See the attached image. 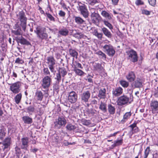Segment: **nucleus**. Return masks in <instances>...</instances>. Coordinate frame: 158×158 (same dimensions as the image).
Masks as SVG:
<instances>
[{
	"label": "nucleus",
	"instance_id": "obj_2",
	"mask_svg": "<svg viewBox=\"0 0 158 158\" xmlns=\"http://www.w3.org/2000/svg\"><path fill=\"white\" fill-rule=\"evenodd\" d=\"M67 71L66 69L64 67H59L56 73L54 79L56 80L53 84V90L58 91L59 88V84L62 78V80L64 79V77L66 75Z\"/></svg>",
	"mask_w": 158,
	"mask_h": 158
},
{
	"label": "nucleus",
	"instance_id": "obj_9",
	"mask_svg": "<svg viewBox=\"0 0 158 158\" xmlns=\"http://www.w3.org/2000/svg\"><path fill=\"white\" fill-rule=\"evenodd\" d=\"M22 83L20 81H17L10 84V89L13 93L16 94L19 93L21 90Z\"/></svg>",
	"mask_w": 158,
	"mask_h": 158
},
{
	"label": "nucleus",
	"instance_id": "obj_24",
	"mask_svg": "<svg viewBox=\"0 0 158 158\" xmlns=\"http://www.w3.org/2000/svg\"><path fill=\"white\" fill-rule=\"evenodd\" d=\"M74 19L75 22L77 24L82 25L85 23V21L79 16H74Z\"/></svg>",
	"mask_w": 158,
	"mask_h": 158
},
{
	"label": "nucleus",
	"instance_id": "obj_46",
	"mask_svg": "<svg viewBox=\"0 0 158 158\" xmlns=\"http://www.w3.org/2000/svg\"><path fill=\"white\" fill-rule=\"evenodd\" d=\"M94 35L100 40L102 39L103 33H99L97 30H95L94 31Z\"/></svg>",
	"mask_w": 158,
	"mask_h": 158
},
{
	"label": "nucleus",
	"instance_id": "obj_4",
	"mask_svg": "<svg viewBox=\"0 0 158 158\" xmlns=\"http://www.w3.org/2000/svg\"><path fill=\"white\" fill-rule=\"evenodd\" d=\"M66 123V120L64 117H58L54 120L52 125L53 127L55 129L57 130L65 127Z\"/></svg>",
	"mask_w": 158,
	"mask_h": 158
},
{
	"label": "nucleus",
	"instance_id": "obj_49",
	"mask_svg": "<svg viewBox=\"0 0 158 158\" xmlns=\"http://www.w3.org/2000/svg\"><path fill=\"white\" fill-rule=\"evenodd\" d=\"M43 73L45 76H50V73L47 67H44L43 69Z\"/></svg>",
	"mask_w": 158,
	"mask_h": 158
},
{
	"label": "nucleus",
	"instance_id": "obj_14",
	"mask_svg": "<svg viewBox=\"0 0 158 158\" xmlns=\"http://www.w3.org/2000/svg\"><path fill=\"white\" fill-rule=\"evenodd\" d=\"M90 93L89 90L83 92L81 94V101L83 102H88L90 96Z\"/></svg>",
	"mask_w": 158,
	"mask_h": 158
},
{
	"label": "nucleus",
	"instance_id": "obj_30",
	"mask_svg": "<svg viewBox=\"0 0 158 158\" xmlns=\"http://www.w3.org/2000/svg\"><path fill=\"white\" fill-rule=\"evenodd\" d=\"M106 90L105 88L100 89L98 92V97L101 99H104L106 98Z\"/></svg>",
	"mask_w": 158,
	"mask_h": 158
},
{
	"label": "nucleus",
	"instance_id": "obj_59",
	"mask_svg": "<svg viewBox=\"0 0 158 158\" xmlns=\"http://www.w3.org/2000/svg\"><path fill=\"white\" fill-rule=\"evenodd\" d=\"M142 13L143 14H144L148 15H150V11L146 9H144L142 11Z\"/></svg>",
	"mask_w": 158,
	"mask_h": 158
},
{
	"label": "nucleus",
	"instance_id": "obj_32",
	"mask_svg": "<svg viewBox=\"0 0 158 158\" xmlns=\"http://www.w3.org/2000/svg\"><path fill=\"white\" fill-rule=\"evenodd\" d=\"M14 153L17 158H20L23 155L20 148L17 146L15 148Z\"/></svg>",
	"mask_w": 158,
	"mask_h": 158
},
{
	"label": "nucleus",
	"instance_id": "obj_22",
	"mask_svg": "<svg viewBox=\"0 0 158 158\" xmlns=\"http://www.w3.org/2000/svg\"><path fill=\"white\" fill-rule=\"evenodd\" d=\"M69 31L67 28L63 27L60 29L58 31V34L60 35L65 36L68 35Z\"/></svg>",
	"mask_w": 158,
	"mask_h": 158
},
{
	"label": "nucleus",
	"instance_id": "obj_55",
	"mask_svg": "<svg viewBox=\"0 0 158 158\" xmlns=\"http://www.w3.org/2000/svg\"><path fill=\"white\" fill-rule=\"evenodd\" d=\"M55 65H48V67L49 68L51 72L52 73L55 74L56 72V71L54 69Z\"/></svg>",
	"mask_w": 158,
	"mask_h": 158
},
{
	"label": "nucleus",
	"instance_id": "obj_36",
	"mask_svg": "<svg viewBox=\"0 0 158 158\" xmlns=\"http://www.w3.org/2000/svg\"><path fill=\"white\" fill-rule=\"evenodd\" d=\"M0 144L10 147L11 144V138L9 137L6 138L2 142L0 143Z\"/></svg>",
	"mask_w": 158,
	"mask_h": 158
},
{
	"label": "nucleus",
	"instance_id": "obj_64",
	"mask_svg": "<svg viewBox=\"0 0 158 158\" xmlns=\"http://www.w3.org/2000/svg\"><path fill=\"white\" fill-rule=\"evenodd\" d=\"M6 155V154L2 151L0 152V158H3Z\"/></svg>",
	"mask_w": 158,
	"mask_h": 158
},
{
	"label": "nucleus",
	"instance_id": "obj_53",
	"mask_svg": "<svg viewBox=\"0 0 158 158\" xmlns=\"http://www.w3.org/2000/svg\"><path fill=\"white\" fill-rule=\"evenodd\" d=\"M46 15L47 18L51 21L53 22L55 21L54 18L50 14L46 13Z\"/></svg>",
	"mask_w": 158,
	"mask_h": 158
},
{
	"label": "nucleus",
	"instance_id": "obj_12",
	"mask_svg": "<svg viewBox=\"0 0 158 158\" xmlns=\"http://www.w3.org/2000/svg\"><path fill=\"white\" fill-rule=\"evenodd\" d=\"M68 100L71 103H75L77 100L78 96L77 94L74 91H72L68 93Z\"/></svg>",
	"mask_w": 158,
	"mask_h": 158
},
{
	"label": "nucleus",
	"instance_id": "obj_5",
	"mask_svg": "<svg viewBox=\"0 0 158 158\" xmlns=\"http://www.w3.org/2000/svg\"><path fill=\"white\" fill-rule=\"evenodd\" d=\"M37 36L42 39H46L47 38L48 35L46 33V28L40 26H38L34 30Z\"/></svg>",
	"mask_w": 158,
	"mask_h": 158
},
{
	"label": "nucleus",
	"instance_id": "obj_50",
	"mask_svg": "<svg viewBox=\"0 0 158 158\" xmlns=\"http://www.w3.org/2000/svg\"><path fill=\"white\" fill-rule=\"evenodd\" d=\"M2 149L3 152L6 154L7 152H8L10 149V147L3 145H2Z\"/></svg>",
	"mask_w": 158,
	"mask_h": 158
},
{
	"label": "nucleus",
	"instance_id": "obj_39",
	"mask_svg": "<svg viewBox=\"0 0 158 158\" xmlns=\"http://www.w3.org/2000/svg\"><path fill=\"white\" fill-rule=\"evenodd\" d=\"M109 20H106L104 19L102 20L104 24L107 27H108L110 30L113 29V26L109 22Z\"/></svg>",
	"mask_w": 158,
	"mask_h": 158
},
{
	"label": "nucleus",
	"instance_id": "obj_18",
	"mask_svg": "<svg viewBox=\"0 0 158 158\" xmlns=\"http://www.w3.org/2000/svg\"><path fill=\"white\" fill-rule=\"evenodd\" d=\"M29 139L27 137H24L21 139V148L26 150L28 147Z\"/></svg>",
	"mask_w": 158,
	"mask_h": 158
},
{
	"label": "nucleus",
	"instance_id": "obj_20",
	"mask_svg": "<svg viewBox=\"0 0 158 158\" xmlns=\"http://www.w3.org/2000/svg\"><path fill=\"white\" fill-rule=\"evenodd\" d=\"M123 92V89L121 87L113 89L112 91L113 96L114 97H118L121 95Z\"/></svg>",
	"mask_w": 158,
	"mask_h": 158
},
{
	"label": "nucleus",
	"instance_id": "obj_21",
	"mask_svg": "<svg viewBox=\"0 0 158 158\" xmlns=\"http://www.w3.org/2000/svg\"><path fill=\"white\" fill-rule=\"evenodd\" d=\"M101 14L106 20H110L112 19L113 15L108 11L102 10L101 13Z\"/></svg>",
	"mask_w": 158,
	"mask_h": 158
},
{
	"label": "nucleus",
	"instance_id": "obj_29",
	"mask_svg": "<svg viewBox=\"0 0 158 158\" xmlns=\"http://www.w3.org/2000/svg\"><path fill=\"white\" fill-rule=\"evenodd\" d=\"M22 120L25 124H30L33 122L32 119L28 116H25L22 118Z\"/></svg>",
	"mask_w": 158,
	"mask_h": 158
},
{
	"label": "nucleus",
	"instance_id": "obj_1",
	"mask_svg": "<svg viewBox=\"0 0 158 158\" xmlns=\"http://www.w3.org/2000/svg\"><path fill=\"white\" fill-rule=\"evenodd\" d=\"M16 15L18 20L20 22V26L18 24V23H17L13 26L14 29L12 30L11 32L15 35H21L23 33L21 27L23 31H25L26 28L27 18L25 12L22 10L19 11Z\"/></svg>",
	"mask_w": 158,
	"mask_h": 158
},
{
	"label": "nucleus",
	"instance_id": "obj_19",
	"mask_svg": "<svg viewBox=\"0 0 158 158\" xmlns=\"http://www.w3.org/2000/svg\"><path fill=\"white\" fill-rule=\"evenodd\" d=\"M126 78L129 82H132L135 80L136 76L134 72L130 71L127 74Z\"/></svg>",
	"mask_w": 158,
	"mask_h": 158
},
{
	"label": "nucleus",
	"instance_id": "obj_6",
	"mask_svg": "<svg viewBox=\"0 0 158 158\" xmlns=\"http://www.w3.org/2000/svg\"><path fill=\"white\" fill-rule=\"evenodd\" d=\"M52 76H45L41 80L40 83L41 87L45 89H48L52 81Z\"/></svg>",
	"mask_w": 158,
	"mask_h": 158
},
{
	"label": "nucleus",
	"instance_id": "obj_33",
	"mask_svg": "<svg viewBox=\"0 0 158 158\" xmlns=\"http://www.w3.org/2000/svg\"><path fill=\"white\" fill-rule=\"evenodd\" d=\"M35 97L37 100L41 101L43 98V93L41 91H37L35 93Z\"/></svg>",
	"mask_w": 158,
	"mask_h": 158
},
{
	"label": "nucleus",
	"instance_id": "obj_35",
	"mask_svg": "<svg viewBox=\"0 0 158 158\" xmlns=\"http://www.w3.org/2000/svg\"><path fill=\"white\" fill-rule=\"evenodd\" d=\"M99 109L104 113L106 112L107 111L106 104L105 103L101 102L99 106Z\"/></svg>",
	"mask_w": 158,
	"mask_h": 158
},
{
	"label": "nucleus",
	"instance_id": "obj_8",
	"mask_svg": "<svg viewBox=\"0 0 158 158\" xmlns=\"http://www.w3.org/2000/svg\"><path fill=\"white\" fill-rule=\"evenodd\" d=\"M128 56L127 59L131 62L135 63L138 60V56L136 52L133 49H131L126 52Z\"/></svg>",
	"mask_w": 158,
	"mask_h": 158
},
{
	"label": "nucleus",
	"instance_id": "obj_60",
	"mask_svg": "<svg viewBox=\"0 0 158 158\" xmlns=\"http://www.w3.org/2000/svg\"><path fill=\"white\" fill-rule=\"evenodd\" d=\"M117 146L121 145L123 143V140L120 139L114 141Z\"/></svg>",
	"mask_w": 158,
	"mask_h": 158
},
{
	"label": "nucleus",
	"instance_id": "obj_43",
	"mask_svg": "<svg viewBox=\"0 0 158 158\" xmlns=\"http://www.w3.org/2000/svg\"><path fill=\"white\" fill-rule=\"evenodd\" d=\"M27 113H30L31 112H33L35 109L33 106H30L25 109Z\"/></svg>",
	"mask_w": 158,
	"mask_h": 158
},
{
	"label": "nucleus",
	"instance_id": "obj_34",
	"mask_svg": "<svg viewBox=\"0 0 158 158\" xmlns=\"http://www.w3.org/2000/svg\"><path fill=\"white\" fill-rule=\"evenodd\" d=\"M108 110L110 114H113L115 113V108L114 106L112 105L109 104L108 105Z\"/></svg>",
	"mask_w": 158,
	"mask_h": 158
},
{
	"label": "nucleus",
	"instance_id": "obj_45",
	"mask_svg": "<svg viewBox=\"0 0 158 158\" xmlns=\"http://www.w3.org/2000/svg\"><path fill=\"white\" fill-rule=\"evenodd\" d=\"M81 123L83 125L85 126H88L90 123V121L89 120H87L85 119H82L81 120Z\"/></svg>",
	"mask_w": 158,
	"mask_h": 158
},
{
	"label": "nucleus",
	"instance_id": "obj_58",
	"mask_svg": "<svg viewBox=\"0 0 158 158\" xmlns=\"http://www.w3.org/2000/svg\"><path fill=\"white\" fill-rule=\"evenodd\" d=\"M135 3L137 6H139L143 5L144 2L141 0H136L135 2Z\"/></svg>",
	"mask_w": 158,
	"mask_h": 158
},
{
	"label": "nucleus",
	"instance_id": "obj_62",
	"mask_svg": "<svg viewBox=\"0 0 158 158\" xmlns=\"http://www.w3.org/2000/svg\"><path fill=\"white\" fill-rule=\"evenodd\" d=\"M75 64H76L75 65H74V67L76 66L77 68H80L81 69H83V67H82L81 64L80 63L77 62L75 61Z\"/></svg>",
	"mask_w": 158,
	"mask_h": 158
},
{
	"label": "nucleus",
	"instance_id": "obj_61",
	"mask_svg": "<svg viewBox=\"0 0 158 158\" xmlns=\"http://www.w3.org/2000/svg\"><path fill=\"white\" fill-rule=\"evenodd\" d=\"M83 34L81 32H78L75 34V36L77 37L79 39H81L82 38Z\"/></svg>",
	"mask_w": 158,
	"mask_h": 158
},
{
	"label": "nucleus",
	"instance_id": "obj_3",
	"mask_svg": "<svg viewBox=\"0 0 158 158\" xmlns=\"http://www.w3.org/2000/svg\"><path fill=\"white\" fill-rule=\"evenodd\" d=\"M133 97L132 94L130 96L123 95L118 98L116 101L117 105L120 106L126 105L128 103L130 104L133 101Z\"/></svg>",
	"mask_w": 158,
	"mask_h": 158
},
{
	"label": "nucleus",
	"instance_id": "obj_25",
	"mask_svg": "<svg viewBox=\"0 0 158 158\" xmlns=\"http://www.w3.org/2000/svg\"><path fill=\"white\" fill-rule=\"evenodd\" d=\"M78 6H77V9L80 11V13L88 10L87 6L85 4L81 2H78Z\"/></svg>",
	"mask_w": 158,
	"mask_h": 158
},
{
	"label": "nucleus",
	"instance_id": "obj_27",
	"mask_svg": "<svg viewBox=\"0 0 158 158\" xmlns=\"http://www.w3.org/2000/svg\"><path fill=\"white\" fill-rule=\"evenodd\" d=\"M132 115V113L131 111L126 112L123 116V119L120 121L122 123H124L130 118Z\"/></svg>",
	"mask_w": 158,
	"mask_h": 158
},
{
	"label": "nucleus",
	"instance_id": "obj_44",
	"mask_svg": "<svg viewBox=\"0 0 158 158\" xmlns=\"http://www.w3.org/2000/svg\"><path fill=\"white\" fill-rule=\"evenodd\" d=\"M150 151V148L149 147H148L145 150L144 155L142 157L143 158H147L149 154V152Z\"/></svg>",
	"mask_w": 158,
	"mask_h": 158
},
{
	"label": "nucleus",
	"instance_id": "obj_38",
	"mask_svg": "<svg viewBox=\"0 0 158 158\" xmlns=\"http://www.w3.org/2000/svg\"><path fill=\"white\" fill-rule=\"evenodd\" d=\"M22 97V94L21 93H19L15 97V103L18 104L21 100V98Z\"/></svg>",
	"mask_w": 158,
	"mask_h": 158
},
{
	"label": "nucleus",
	"instance_id": "obj_23",
	"mask_svg": "<svg viewBox=\"0 0 158 158\" xmlns=\"http://www.w3.org/2000/svg\"><path fill=\"white\" fill-rule=\"evenodd\" d=\"M101 28V31L106 37L109 38H112V35L107 28L104 27H102Z\"/></svg>",
	"mask_w": 158,
	"mask_h": 158
},
{
	"label": "nucleus",
	"instance_id": "obj_57",
	"mask_svg": "<svg viewBox=\"0 0 158 158\" xmlns=\"http://www.w3.org/2000/svg\"><path fill=\"white\" fill-rule=\"evenodd\" d=\"M149 4L153 6H155L156 4V0H148Z\"/></svg>",
	"mask_w": 158,
	"mask_h": 158
},
{
	"label": "nucleus",
	"instance_id": "obj_28",
	"mask_svg": "<svg viewBox=\"0 0 158 158\" xmlns=\"http://www.w3.org/2000/svg\"><path fill=\"white\" fill-rule=\"evenodd\" d=\"M46 63L48 65H55V60L53 56H50L47 57Z\"/></svg>",
	"mask_w": 158,
	"mask_h": 158
},
{
	"label": "nucleus",
	"instance_id": "obj_63",
	"mask_svg": "<svg viewBox=\"0 0 158 158\" xmlns=\"http://www.w3.org/2000/svg\"><path fill=\"white\" fill-rule=\"evenodd\" d=\"M58 14L59 16L61 17H64L65 15V12L62 10L59 11Z\"/></svg>",
	"mask_w": 158,
	"mask_h": 158
},
{
	"label": "nucleus",
	"instance_id": "obj_47",
	"mask_svg": "<svg viewBox=\"0 0 158 158\" xmlns=\"http://www.w3.org/2000/svg\"><path fill=\"white\" fill-rule=\"evenodd\" d=\"M6 133L3 129H0V139L2 140L5 136Z\"/></svg>",
	"mask_w": 158,
	"mask_h": 158
},
{
	"label": "nucleus",
	"instance_id": "obj_31",
	"mask_svg": "<svg viewBox=\"0 0 158 158\" xmlns=\"http://www.w3.org/2000/svg\"><path fill=\"white\" fill-rule=\"evenodd\" d=\"M69 55L73 57V58L75 57L76 59L77 58V56L78 55V53L75 49L70 48L69 49ZM74 58H73V61L74 60Z\"/></svg>",
	"mask_w": 158,
	"mask_h": 158
},
{
	"label": "nucleus",
	"instance_id": "obj_10",
	"mask_svg": "<svg viewBox=\"0 0 158 158\" xmlns=\"http://www.w3.org/2000/svg\"><path fill=\"white\" fill-rule=\"evenodd\" d=\"M90 16L92 23L98 26L102 20L100 15L98 13L94 12L91 13Z\"/></svg>",
	"mask_w": 158,
	"mask_h": 158
},
{
	"label": "nucleus",
	"instance_id": "obj_16",
	"mask_svg": "<svg viewBox=\"0 0 158 158\" xmlns=\"http://www.w3.org/2000/svg\"><path fill=\"white\" fill-rule=\"evenodd\" d=\"M93 70L97 71L99 73H102L104 72V69L102 65L101 64L96 63H93Z\"/></svg>",
	"mask_w": 158,
	"mask_h": 158
},
{
	"label": "nucleus",
	"instance_id": "obj_13",
	"mask_svg": "<svg viewBox=\"0 0 158 158\" xmlns=\"http://www.w3.org/2000/svg\"><path fill=\"white\" fill-rule=\"evenodd\" d=\"M150 110L153 114L158 113V101L154 100L151 102Z\"/></svg>",
	"mask_w": 158,
	"mask_h": 158
},
{
	"label": "nucleus",
	"instance_id": "obj_42",
	"mask_svg": "<svg viewBox=\"0 0 158 158\" xmlns=\"http://www.w3.org/2000/svg\"><path fill=\"white\" fill-rule=\"evenodd\" d=\"M120 84L123 87L127 88L129 85V82L124 80H122L119 81Z\"/></svg>",
	"mask_w": 158,
	"mask_h": 158
},
{
	"label": "nucleus",
	"instance_id": "obj_7",
	"mask_svg": "<svg viewBox=\"0 0 158 158\" xmlns=\"http://www.w3.org/2000/svg\"><path fill=\"white\" fill-rule=\"evenodd\" d=\"M103 49L108 56L113 57L114 55L115 51L113 47L110 44H105L103 46Z\"/></svg>",
	"mask_w": 158,
	"mask_h": 158
},
{
	"label": "nucleus",
	"instance_id": "obj_54",
	"mask_svg": "<svg viewBox=\"0 0 158 158\" xmlns=\"http://www.w3.org/2000/svg\"><path fill=\"white\" fill-rule=\"evenodd\" d=\"M89 4L91 5H94V4L97 3H98V1L97 0H86Z\"/></svg>",
	"mask_w": 158,
	"mask_h": 158
},
{
	"label": "nucleus",
	"instance_id": "obj_52",
	"mask_svg": "<svg viewBox=\"0 0 158 158\" xmlns=\"http://www.w3.org/2000/svg\"><path fill=\"white\" fill-rule=\"evenodd\" d=\"M61 102L64 106L67 107L69 106V104L68 103L67 99L62 98L61 99Z\"/></svg>",
	"mask_w": 158,
	"mask_h": 158
},
{
	"label": "nucleus",
	"instance_id": "obj_37",
	"mask_svg": "<svg viewBox=\"0 0 158 158\" xmlns=\"http://www.w3.org/2000/svg\"><path fill=\"white\" fill-rule=\"evenodd\" d=\"M73 68V71L75 72L76 74L78 76H82L83 75L85 74L84 72L82 70L78 69L76 66L74 67Z\"/></svg>",
	"mask_w": 158,
	"mask_h": 158
},
{
	"label": "nucleus",
	"instance_id": "obj_48",
	"mask_svg": "<svg viewBox=\"0 0 158 158\" xmlns=\"http://www.w3.org/2000/svg\"><path fill=\"white\" fill-rule=\"evenodd\" d=\"M66 129L69 130V131H72L74 130H75L76 127L74 125H73L71 124H68L66 126Z\"/></svg>",
	"mask_w": 158,
	"mask_h": 158
},
{
	"label": "nucleus",
	"instance_id": "obj_17",
	"mask_svg": "<svg viewBox=\"0 0 158 158\" xmlns=\"http://www.w3.org/2000/svg\"><path fill=\"white\" fill-rule=\"evenodd\" d=\"M15 39L18 43H20L22 44L27 45H31V44L29 41L22 36L20 37H15Z\"/></svg>",
	"mask_w": 158,
	"mask_h": 158
},
{
	"label": "nucleus",
	"instance_id": "obj_26",
	"mask_svg": "<svg viewBox=\"0 0 158 158\" xmlns=\"http://www.w3.org/2000/svg\"><path fill=\"white\" fill-rule=\"evenodd\" d=\"M78 6H77V9L80 11V13L88 10L87 6L85 4L81 2H78Z\"/></svg>",
	"mask_w": 158,
	"mask_h": 158
},
{
	"label": "nucleus",
	"instance_id": "obj_56",
	"mask_svg": "<svg viewBox=\"0 0 158 158\" xmlns=\"http://www.w3.org/2000/svg\"><path fill=\"white\" fill-rule=\"evenodd\" d=\"M59 137L56 134L54 135L52 137L53 141L56 143H58L59 142Z\"/></svg>",
	"mask_w": 158,
	"mask_h": 158
},
{
	"label": "nucleus",
	"instance_id": "obj_41",
	"mask_svg": "<svg viewBox=\"0 0 158 158\" xmlns=\"http://www.w3.org/2000/svg\"><path fill=\"white\" fill-rule=\"evenodd\" d=\"M80 14L85 19H87L88 18L89 16V13L88 10L83 11L82 12H81L80 13Z\"/></svg>",
	"mask_w": 158,
	"mask_h": 158
},
{
	"label": "nucleus",
	"instance_id": "obj_51",
	"mask_svg": "<svg viewBox=\"0 0 158 158\" xmlns=\"http://www.w3.org/2000/svg\"><path fill=\"white\" fill-rule=\"evenodd\" d=\"M24 61L21 58L18 57L15 61V63L18 64H22L24 63Z\"/></svg>",
	"mask_w": 158,
	"mask_h": 158
},
{
	"label": "nucleus",
	"instance_id": "obj_40",
	"mask_svg": "<svg viewBox=\"0 0 158 158\" xmlns=\"http://www.w3.org/2000/svg\"><path fill=\"white\" fill-rule=\"evenodd\" d=\"M96 54L98 55L99 57L100 58L103 59H105L106 58V54L101 51L97 52Z\"/></svg>",
	"mask_w": 158,
	"mask_h": 158
},
{
	"label": "nucleus",
	"instance_id": "obj_15",
	"mask_svg": "<svg viewBox=\"0 0 158 158\" xmlns=\"http://www.w3.org/2000/svg\"><path fill=\"white\" fill-rule=\"evenodd\" d=\"M128 127L131 128V131L128 134L130 136H132L134 133H137L139 131V129L137 126V123L135 122L130 125Z\"/></svg>",
	"mask_w": 158,
	"mask_h": 158
},
{
	"label": "nucleus",
	"instance_id": "obj_11",
	"mask_svg": "<svg viewBox=\"0 0 158 158\" xmlns=\"http://www.w3.org/2000/svg\"><path fill=\"white\" fill-rule=\"evenodd\" d=\"M143 81L142 79L139 78H137L131 84V86L133 89L140 88L143 86Z\"/></svg>",
	"mask_w": 158,
	"mask_h": 158
}]
</instances>
